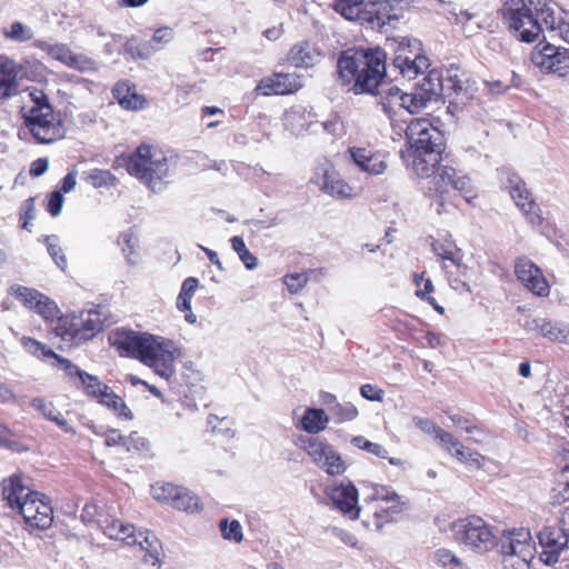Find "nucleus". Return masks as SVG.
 <instances>
[{"instance_id": "f257e3e1", "label": "nucleus", "mask_w": 569, "mask_h": 569, "mask_svg": "<svg viewBox=\"0 0 569 569\" xmlns=\"http://www.w3.org/2000/svg\"><path fill=\"white\" fill-rule=\"evenodd\" d=\"M441 147L429 146L401 151V158L410 160L411 168L417 176L430 178L437 170V174L428 181L425 197L438 214L457 207L459 198L469 200L475 193L471 179L467 174L453 167L440 166L442 161Z\"/></svg>"}, {"instance_id": "f03ea898", "label": "nucleus", "mask_w": 569, "mask_h": 569, "mask_svg": "<svg viewBox=\"0 0 569 569\" xmlns=\"http://www.w3.org/2000/svg\"><path fill=\"white\" fill-rule=\"evenodd\" d=\"M109 345L122 358L136 359L161 378L169 380L176 372L180 349L169 338L117 328L108 337Z\"/></svg>"}, {"instance_id": "7ed1b4c3", "label": "nucleus", "mask_w": 569, "mask_h": 569, "mask_svg": "<svg viewBox=\"0 0 569 569\" xmlns=\"http://www.w3.org/2000/svg\"><path fill=\"white\" fill-rule=\"evenodd\" d=\"M337 71L346 86L356 93H375L386 76V53L382 49L343 50L338 58Z\"/></svg>"}, {"instance_id": "20e7f679", "label": "nucleus", "mask_w": 569, "mask_h": 569, "mask_svg": "<svg viewBox=\"0 0 569 569\" xmlns=\"http://www.w3.org/2000/svg\"><path fill=\"white\" fill-rule=\"evenodd\" d=\"M119 159L127 172L156 191L169 173L168 159L162 150L154 146L141 143L129 154H121Z\"/></svg>"}, {"instance_id": "39448f33", "label": "nucleus", "mask_w": 569, "mask_h": 569, "mask_svg": "<svg viewBox=\"0 0 569 569\" xmlns=\"http://www.w3.org/2000/svg\"><path fill=\"white\" fill-rule=\"evenodd\" d=\"M498 14L507 31L520 42L532 43L542 31L526 0H501Z\"/></svg>"}, {"instance_id": "423d86ee", "label": "nucleus", "mask_w": 569, "mask_h": 569, "mask_svg": "<svg viewBox=\"0 0 569 569\" xmlns=\"http://www.w3.org/2000/svg\"><path fill=\"white\" fill-rule=\"evenodd\" d=\"M455 540L476 553H486L495 546L492 527L479 516H467L451 525Z\"/></svg>"}, {"instance_id": "0eeeda50", "label": "nucleus", "mask_w": 569, "mask_h": 569, "mask_svg": "<svg viewBox=\"0 0 569 569\" xmlns=\"http://www.w3.org/2000/svg\"><path fill=\"white\" fill-rule=\"evenodd\" d=\"M390 47L393 50L392 64L403 78L416 79L429 69V58L425 54L419 40L393 38L390 40Z\"/></svg>"}, {"instance_id": "6e6552de", "label": "nucleus", "mask_w": 569, "mask_h": 569, "mask_svg": "<svg viewBox=\"0 0 569 569\" xmlns=\"http://www.w3.org/2000/svg\"><path fill=\"white\" fill-rule=\"evenodd\" d=\"M103 327L100 315L97 311L81 312L79 316L60 317L54 332L64 341L80 345L94 338Z\"/></svg>"}, {"instance_id": "1a4fd4ad", "label": "nucleus", "mask_w": 569, "mask_h": 569, "mask_svg": "<svg viewBox=\"0 0 569 569\" xmlns=\"http://www.w3.org/2000/svg\"><path fill=\"white\" fill-rule=\"evenodd\" d=\"M500 176L502 188L509 193L527 221L532 226H541L543 222L541 209L526 181L516 171L508 168L501 169Z\"/></svg>"}, {"instance_id": "9d476101", "label": "nucleus", "mask_w": 569, "mask_h": 569, "mask_svg": "<svg viewBox=\"0 0 569 569\" xmlns=\"http://www.w3.org/2000/svg\"><path fill=\"white\" fill-rule=\"evenodd\" d=\"M295 445L330 476H340L347 469L340 453L327 440L312 436H299Z\"/></svg>"}, {"instance_id": "9b49d317", "label": "nucleus", "mask_w": 569, "mask_h": 569, "mask_svg": "<svg viewBox=\"0 0 569 569\" xmlns=\"http://www.w3.org/2000/svg\"><path fill=\"white\" fill-rule=\"evenodd\" d=\"M23 518L28 529L47 530L53 522V508L50 500L42 493H28L17 510Z\"/></svg>"}, {"instance_id": "f8f14e48", "label": "nucleus", "mask_w": 569, "mask_h": 569, "mask_svg": "<svg viewBox=\"0 0 569 569\" xmlns=\"http://www.w3.org/2000/svg\"><path fill=\"white\" fill-rule=\"evenodd\" d=\"M22 118L26 128L38 143L49 144L64 137L62 120L54 110Z\"/></svg>"}, {"instance_id": "ddd939ff", "label": "nucleus", "mask_w": 569, "mask_h": 569, "mask_svg": "<svg viewBox=\"0 0 569 569\" xmlns=\"http://www.w3.org/2000/svg\"><path fill=\"white\" fill-rule=\"evenodd\" d=\"M312 182L323 193L337 200H350L357 196L356 188L345 180L331 163L319 164Z\"/></svg>"}, {"instance_id": "4468645a", "label": "nucleus", "mask_w": 569, "mask_h": 569, "mask_svg": "<svg viewBox=\"0 0 569 569\" xmlns=\"http://www.w3.org/2000/svg\"><path fill=\"white\" fill-rule=\"evenodd\" d=\"M513 271L517 280L533 296L546 298L550 295V283L542 269L527 256L516 258Z\"/></svg>"}, {"instance_id": "2eb2a0df", "label": "nucleus", "mask_w": 569, "mask_h": 569, "mask_svg": "<svg viewBox=\"0 0 569 569\" xmlns=\"http://www.w3.org/2000/svg\"><path fill=\"white\" fill-rule=\"evenodd\" d=\"M406 149L442 146L441 131L428 118H415L407 124Z\"/></svg>"}, {"instance_id": "dca6fc26", "label": "nucleus", "mask_w": 569, "mask_h": 569, "mask_svg": "<svg viewBox=\"0 0 569 569\" xmlns=\"http://www.w3.org/2000/svg\"><path fill=\"white\" fill-rule=\"evenodd\" d=\"M301 76L295 72H272L259 80L254 91L264 97L295 94L302 88Z\"/></svg>"}, {"instance_id": "f3484780", "label": "nucleus", "mask_w": 569, "mask_h": 569, "mask_svg": "<svg viewBox=\"0 0 569 569\" xmlns=\"http://www.w3.org/2000/svg\"><path fill=\"white\" fill-rule=\"evenodd\" d=\"M498 546L500 555L535 557L536 553V543L531 532L522 527L505 530L499 538Z\"/></svg>"}, {"instance_id": "a211bd4d", "label": "nucleus", "mask_w": 569, "mask_h": 569, "mask_svg": "<svg viewBox=\"0 0 569 569\" xmlns=\"http://www.w3.org/2000/svg\"><path fill=\"white\" fill-rule=\"evenodd\" d=\"M332 506L351 520L359 518L358 489L350 481H342L325 490Z\"/></svg>"}, {"instance_id": "6ab92c4d", "label": "nucleus", "mask_w": 569, "mask_h": 569, "mask_svg": "<svg viewBox=\"0 0 569 569\" xmlns=\"http://www.w3.org/2000/svg\"><path fill=\"white\" fill-rule=\"evenodd\" d=\"M531 61L541 70L563 76L569 70L567 50L561 51L550 43L538 44L531 53Z\"/></svg>"}, {"instance_id": "aec40b11", "label": "nucleus", "mask_w": 569, "mask_h": 569, "mask_svg": "<svg viewBox=\"0 0 569 569\" xmlns=\"http://www.w3.org/2000/svg\"><path fill=\"white\" fill-rule=\"evenodd\" d=\"M538 539L541 547L540 559L543 563L551 566L558 562L569 537L560 528L548 526L539 531Z\"/></svg>"}, {"instance_id": "412c9836", "label": "nucleus", "mask_w": 569, "mask_h": 569, "mask_svg": "<svg viewBox=\"0 0 569 569\" xmlns=\"http://www.w3.org/2000/svg\"><path fill=\"white\" fill-rule=\"evenodd\" d=\"M352 163L362 172L371 176L382 174L387 168V154L367 147L348 148Z\"/></svg>"}, {"instance_id": "4be33fe9", "label": "nucleus", "mask_w": 569, "mask_h": 569, "mask_svg": "<svg viewBox=\"0 0 569 569\" xmlns=\"http://www.w3.org/2000/svg\"><path fill=\"white\" fill-rule=\"evenodd\" d=\"M432 251L443 261L442 269L449 274L448 268L455 267L458 273H465L467 266L463 263V252L449 238H438L431 243Z\"/></svg>"}, {"instance_id": "5701e85b", "label": "nucleus", "mask_w": 569, "mask_h": 569, "mask_svg": "<svg viewBox=\"0 0 569 569\" xmlns=\"http://www.w3.org/2000/svg\"><path fill=\"white\" fill-rule=\"evenodd\" d=\"M558 471L553 473L550 499L552 505H561L569 500V451L559 455Z\"/></svg>"}, {"instance_id": "b1692460", "label": "nucleus", "mask_w": 569, "mask_h": 569, "mask_svg": "<svg viewBox=\"0 0 569 569\" xmlns=\"http://www.w3.org/2000/svg\"><path fill=\"white\" fill-rule=\"evenodd\" d=\"M322 52L309 41L292 46L287 54V61L296 68H312L320 62Z\"/></svg>"}, {"instance_id": "393cba45", "label": "nucleus", "mask_w": 569, "mask_h": 569, "mask_svg": "<svg viewBox=\"0 0 569 569\" xmlns=\"http://www.w3.org/2000/svg\"><path fill=\"white\" fill-rule=\"evenodd\" d=\"M121 529H123L120 532L122 537L117 540H121L128 546L139 545L140 548L146 551L143 556L144 562L151 563L152 566L160 563V552L157 539L150 541L148 537H144L143 541L139 540V537L134 533V527L132 525L123 523Z\"/></svg>"}, {"instance_id": "a878e982", "label": "nucleus", "mask_w": 569, "mask_h": 569, "mask_svg": "<svg viewBox=\"0 0 569 569\" xmlns=\"http://www.w3.org/2000/svg\"><path fill=\"white\" fill-rule=\"evenodd\" d=\"M442 449L455 457L459 462L476 469H481L485 465V456L476 450H469L459 439L451 433V440L445 442Z\"/></svg>"}, {"instance_id": "bb28decb", "label": "nucleus", "mask_w": 569, "mask_h": 569, "mask_svg": "<svg viewBox=\"0 0 569 569\" xmlns=\"http://www.w3.org/2000/svg\"><path fill=\"white\" fill-rule=\"evenodd\" d=\"M113 98L127 110H141L146 107L147 100L139 94L136 86L129 81H119L112 89Z\"/></svg>"}, {"instance_id": "cd10ccee", "label": "nucleus", "mask_w": 569, "mask_h": 569, "mask_svg": "<svg viewBox=\"0 0 569 569\" xmlns=\"http://www.w3.org/2000/svg\"><path fill=\"white\" fill-rule=\"evenodd\" d=\"M531 325V330L536 331L537 335L548 339L549 341L567 343L569 327L562 322L547 318H537L532 320Z\"/></svg>"}, {"instance_id": "c85d7f7f", "label": "nucleus", "mask_w": 569, "mask_h": 569, "mask_svg": "<svg viewBox=\"0 0 569 569\" xmlns=\"http://www.w3.org/2000/svg\"><path fill=\"white\" fill-rule=\"evenodd\" d=\"M28 493H34V491L23 485L20 476L13 475L3 481L2 499L11 509L18 510Z\"/></svg>"}, {"instance_id": "c756f323", "label": "nucleus", "mask_w": 569, "mask_h": 569, "mask_svg": "<svg viewBox=\"0 0 569 569\" xmlns=\"http://www.w3.org/2000/svg\"><path fill=\"white\" fill-rule=\"evenodd\" d=\"M31 407L39 411L46 419L56 423L63 432L76 435V429L69 423L63 415L54 407L51 401H47L44 398H33L31 400Z\"/></svg>"}, {"instance_id": "7c9ffc66", "label": "nucleus", "mask_w": 569, "mask_h": 569, "mask_svg": "<svg viewBox=\"0 0 569 569\" xmlns=\"http://www.w3.org/2000/svg\"><path fill=\"white\" fill-rule=\"evenodd\" d=\"M537 20L540 19L547 29L557 31L559 36L569 42V23L562 22L548 2L535 4Z\"/></svg>"}, {"instance_id": "2f4dec72", "label": "nucleus", "mask_w": 569, "mask_h": 569, "mask_svg": "<svg viewBox=\"0 0 569 569\" xmlns=\"http://www.w3.org/2000/svg\"><path fill=\"white\" fill-rule=\"evenodd\" d=\"M198 287L199 280L197 278L189 277L184 279L177 298V308L184 313V319L189 323L197 321V317L191 309V300Z\"/></svg>"}, {"instance_id": "473e14b6", "label": "nucleus", "mask_w": 569, "mask_h": 569, "mask_svg": "<svg viewBox=\"0 0 569 569\" xmlns=\"http://www.w3.org/2000/svg\"><path fill=\"white\" fill-rule=\"evenodd\" d=\"M18 70L11 62L0 64V100H6L18 93Z\"/></svg>"}, {"instance_id": "72a5a7b5", "label": "nucleus", "mask_w": 569, "mask_h": 569, "mask_svg": "<svg viewBox=\"0 0 569 569\" xmlns=\"http://www.w3.org/2000/svg\"><path fill=\"white\" fill-rule=\"evenodd\" d=\"M329 417L323 409L307 408L301 420L300 428L311 435L319 433L327 428Z\"/></svg>"}, {"instance_id": "f704fd0d", "label": "nucleus", "mask_w": 569, "mask_h": 569, "mask_svg": "<svg viewBox=\"0 0 569 569\" xmlns=\"http://www.w3.org/2000/svg\"><path fill=\"white\" fill-rule=\"evenodd\" d=\"M101 436L104 438L106 447L122 446L127 451H129L132 447L139 449L138 442L140 441V438L138 437L137 432H131L128 437H124L119 432L118 429L110 428L106 430ZM140 445L144 447L143 439H141Z\"/></svg>"}, {"instance_id": "c9c22d12", "label": "nucleus", "mask_w": 569, "mask_h": 569, "mask_svg": "<svg viewBox=\"0 0 569 569\" xmlns=\"http://www.w3.org/2000/svg\"><path fill=\"white\" fill-rule=\"evenodd\" d=\"M80 382L83 393L88 398L96 400L98 403L107 396V391L110 390V387L102 382L99 377L88 373L87 371L81 375Z\"/></svg>"}, {"instance_id": "e433bc0d", "label": "nucleus", "mask_w": 569, "mask_h": 569, "mask_svg": "<svg viewBox=\"0 0 569 569\" xmlns=\"http://www.w3.org/2000/svg\"><path fill=\"white\" fill-rule=\"evenodd\" d=\"M106 395L107 396L100 400L99 405L112 411L117 418L121 420L130 421L133 419L132 411L119 395H117L111 388Z\"/></svg>"}, {"instance_id": "4c0bfd02", "label": "nucleus", "mask_w": 569, "mask_h": 569, "mask_svg": "<svg viewBox=\"0 0 569 569\" xmlns=\"http://www.w3.org/2000/svg\"><path fill=\"white\" fill-rule=\"evenodd\" d=\"M31 106L21 109L22 116L44 113L54 110L48 94L39 88H30L28 92Z\"/></svg>"}, {"instance_id": "58836bf2", "label": "nucleus", "mask_w": 569, "mask_h": 569, "mask_svg": "<svg viewBox=\"0 0 569 569\" xmlns=\"http://www.w3.org/2000/svg\"><path fill=\"white\" fill-rule=\"evenodd\" d=\"M423 276L425 272L413 274L416 296L421 300L427 301L439 315H443L445 308L440 306L432 296H430L435 289L431 279H425Z\"/></svg>"}, {"instance_id": "ea45409f", "label": "nucleus", "mask_w": 569, "mask_h": 569, "mask_svg": "<svg viewBox=\"0 0 569 569\" xmlns=\"http://www.w3.org/2000/svg\"><path fill=\"white\" fill-rule=\"evenodd\" d=\"M419 90L430 100H436L442 92V80L440 71L433 69L427 72V74L416 86Z\"/></svg>"}, {"instance_id": "a19ab883", "label": "nucleus", "mask_w": 569, "mask_h": 569, "mask_svg": "<svg viewBox=\"0 0 569 569\" xmlns=\"http://www.w3.org/2000/svg\"><path fill=\"white\" fill-rule=\"evenodd\" d=\"M19 341H20L21 347L28 355H30L41 361H47L48 359H53L57 355L46 343L37 340L36 338H32L29 336H22Z\"/></svg>"}, {"instance_id": "79ce46f5", "label": "nucleus", "mask_w": 569, "mask_h": 569, "mask_svg": "<svg viewBox=\"0 0 569 569\" xmlns=\"http://www.w3.org/2000/svg\"><path fill=\"white\" fill-rule=\"evenodd\" d=\"M83 180L94 189L116 186L118 179L108 169L92 168L83 172Z\"/></svg>"}, {"instance_id": "37998d69", "label": "nucleus", "mask_w": 569, "mask_h": 569, "mask_svg": "<svg viewBox=\"0 0 569 569\" xmlns=\"http://www.w3.org/2000/svg\"><path fill=\"white\" fill-rule=\"evenodd\" d=\"M415 425L418 429H420L422 432L427 435H432L436 440L439 441L440 446L442 447L445 442H448L451 440V433L440 428L437 423H435L432 420L427 418H416Z\"/></svg>"}, {"instance_id": "c03bdc74", "label": "nucleus", "mask_w": 569, "mask_h": 569, "mask_svg": "<svg viewBox=\"0 0 569 569\" xmlns=\"http://www.w3.org/2000/svg\"><path fill=\"white\" fill-rule=\"evenodd\" d=\"M317 269H309L305 272L288 273L283 277V283L291 295L300 292L309 281L311 274L316 273ZM322 273V269H318Z\"/></svg>"}, {"instance_id": "a18cd8bd", "label": "nucleus", "mask_w": 569, "mask_h": 569, "mask_svg": "<svg viewBox=\"0 0 569 569\" xmlns=\"http://www.w3.org/2000/svg\"><path fill=\"white\" fill-rule=\"evenodd\" d=\"M9 295L21 301V303L31 309L37 299H41V292L29 287H24L21 284H12L9 290Z\"/></svg>"}, {"instance_id": "49530a36", "label": "nucleus", "mask_w": 569, "mask_h": 569, "mask_svg": "<svg viewBox=\"0 0 569 569\" xmlns=\"http://www.w3.org/2000/svg\"><path fill=\"white\" fill-rule=\"evenodd\" d=\"M2 34L6 39L14 42H27L33 38L31 28L20 21H14L8 28H3Z\"/></svg>"}, {"instance_id": "de8ad7c7", "label": "nucleus", "mask_w": 569, "mask_h": 569, "mask_svg": "<svg viewBox=\"0 0 569 569\" xmlns=\"http://www.w3.org/2000/svg\"><path fill=\"white\" fill-rule=\"evenodd\" d=\"M37 47L46 50L49 57L61 62L64 66H67L73 52L71 48L66 43L47 44L44 42H39Z\"/></svg>"}, {"instance_id": "09e8293b", "label": "nucleus", "mask_w": 569, "mask_h": 569, "mask_svg": "<svg viewBox=\"0 0 569 569\" xmlns=\"http://www.w3.org/2000/svg\"><path fill=\"white\" fill-rule=\"evenodd\" d=\"M366 0H335L333 7L348 20H356Z\"/></svg>"}, {"instance_id": "8fccbe9b", "label": "nucleus", "mask_w": 569, "mask_h": 569, "mask_svg": "<svg viewBox=\"0 0 569 569\" xmlns=\"http://www.w3.org/2000/svg\"><path fill=\"white\" fill-rule=\"evenodd\" d=\"M174 509L192 512L198 510V499L190 495L184 488L179 487L171 503Z\"/></svg>"}, {"instance_id": "3c124183", "label": "nucleus", "mask_w": 569, "mask_h": 569, "mask_svg": "<svg viewBox=\"0 0 569 569\" xmlns=\"http://www.w3.org/2000/svg\"><path fill=\"white\" fill-rule=\"evenodd\" d=\"M232 249L238 253L240 260L247 269H254L257 267V258L249 251L244 240L240 236H234L230 240Z\"/></svg>"}, {"instance_id": "603ef678", "label": "nucleus", "mask_w": 569, "mask_h": 569, "mask_svg": "<svg viewBox=\"0 0 569 569\" xmlns=\"http://www.w3.org/2000/svg\"><path fill=\"white\" fill-rule=\"evenodd\" d=\"M219 527L223 539L236 543H240L243 540L242 527L238 520L229 521L228 519H221Z\"/></svg>"}, {"instance_id": "864d4df0", "label": "nucleus", "mask_w": 569, "mask_h": 569, "mask_svg": "<svg viewBox=\"0 0 569 569\" xmlns=\"http://www.w3.org/2000/svg\"><path fill=\"white\" fill-rule=\"evenodd\" d=\"M178 489L179 486L171 482H156L151 486V495L156 500L170 505Z\"/></svg>"}, {"instance_id": "5fc2aeb1", "label": "nucleus", "mask_w": 569, "mask_h": 569, "mask_svg": "<svg viewBox=\"0 0 569 569\" xmlns=\"http://www.w3.org/2000/svg\"><path fill=\"white\" fill-rule=\"evenodd\" d=\"M67 67L79 72H96L98 70L97 63L92 58L77 52H72Z\"/></svg>"}, {"instance_id": "6e6d98bb", "label": "nucleus", "mask_w": 569, "mask_h": 569, "mask_svg": "<svg viewBox=\"0 0 569 569\" xmlns=\"http://www.w3.org/2000/svg\"><path fill=\"white\" fill-rule=\"evenodd\" d=\"M437 565L450 569H463L462 561L449 549L439 548L433 555Z\"/></svg>"}, {"instance_id": "4d7b16f0", "label": "nucleus", "mask_w": 569, "mask_h": 569, "mask_svg": "<svg viewBox=\"0 0 569 569\" xmlns=\"http://www.w3.org/2000/svg\"><path fill=\"white\" fill-rule=\"evenodd\" d=\"M46 320H51L57 316L58 307L54 301L41 293V299H37L31 308Z\"/></svg>"}, {"instance_id": "13d9d810", "label": "nucleus", "mask_w": 569, "mask_h": 569, "mask_svg": "<svg viewBox=\"0 0 569 569\" xmlns=\"http://www.w3.org/2000/svg\"><path fill=\"white\" fill-rule=\"evenodd\" d=\"M36 217V199L33 197H29L26 199L20 208L19 212V222L22 229L27 231H31V221Z\"/></svg>"}, {"instance_id": "bf43d9fd", "label": "nucleus", "mask_w": 569, "mask_h": 569, "mask_svg": "<svg viewBox=\"0 0 569 569\" xmlns=\"http://www.w3.org/2000/svg\"><path fill=\"white\" fill-rule=\"evenodd\" d=\"M44 243L47 246V250L51 258L54 260L57 266L61 269L67 267V259L63 254V250L59 244L57 236H47L44 239Z\"/></svg>"}, {"instance_id": "052dcab7", "label": "nucleus", "mask_w": 569, "mask_h": 569, "mask_svg": "<svg viewBox=\"0 0 569 569\" xmlns=\"http://www.w3.org/2000/svg\"><path fill=\"white\" fill-rule=\"evenodd\" d=\"M331 410L338 422L351 421L356 419L359 413L357 407L351 402H336Z\"/></svg>"}, {"instance_id": "680f3d73", "label": "nucleus", "mask_w": 569, "mask_h": 569, "mask_svg": "<svg viewBox=\"0 0 569 569\" xmlns=\"http://www.w3.org/2000/svg\"><path fill=\"white\" fill-rule=\"evenodd\" d=\"M97 522L103 530L104 535L108 536L110 539H118L122 536L120 535L121 528L123 523L118 519H110L106 516H100L97 519Z\"/></svg>"}, {"instance_id": "e2e57ef3", "label": "nucleus", "mask_w": 569, "mask_h": 569, "mask_svg": "<svg viewBox=\"0 0 569 569\" xmlns=\"http://www.w3.org/2000/svg\"><path fill=\"white\" fill-rule=\"evenodd\" d=\"M151 49H154V47H151L147 42H142L137 38H131L126 43L127 52L133 58L146 59L150 56Z\"/></svg>"}, {"instance_id": "0e129e2a", "label": "nucleus", "mask_w": 569, "mask_h": 569, "mask_svg": "<svg viewBox=\"0 0 569 569\" xmlns=\"http://www.w3.org/2000/svg\"><path fill=\"white\" fill-rule=\"evenodd\" d=\"M533 558L519 555H501V563L503 569H530V562Z\"/></svg>"}, {"instance_id": "69168bd1", "label": "nucleus", "mask_w": 569, "mask_h": 569, "mask_svg": "<svg viewBox=\"0 0 569 569\" xmlns=\"http://www.w3.org/2000/svg\"><path fill=\"white\" fill-rule=\"evenodd\" d=\"M63 202V193L53 190L47 196L44 208L51 217L56 218L61 213Z\"/></svg>"}, {"instance_id": "338daca9", "label": "nucleus", "mask_w": 569, "mask_h": 569, "mask_svg": "<svg viewBox=\"0 0 569 569\" xmlns=\"http://www.w3.org/2000/svg\"><path fill=\"white\" fill-rule=\"evenodd\" d=\"M53 361L54 362L52 363V366L64 371L66 375L70 378L78 377L80 380L81 375L86 373L84 370L80 369L78 366L72 363L69 359L63 358V357L59 356L58 353L53 358Z\"/></svg>"}, {"instance_id": "774afa93", "label": "nucleus", "mask_w": 569, "mask_h": 569, "mask_svg": "<svg viewBox=\"0 0 569 569\" xmlns=\"http://www.w3.org/2000/svg\"><path fill=\"white\" fill-rule=\"evenodd\" d=\"M355 442L359 448L366 450L367 452H369L371 455H375L382 459L388 458L387 449L377 442L369 441V440L365 439L363 437L355 438Z\"/></svg>"}]
</instances>
